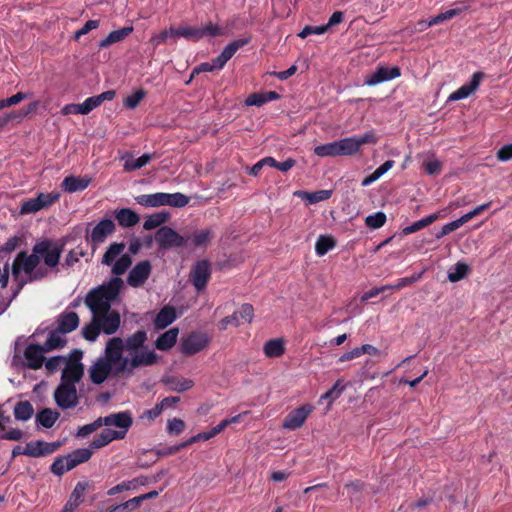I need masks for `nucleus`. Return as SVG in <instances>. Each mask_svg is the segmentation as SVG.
<instances>
[{
  "label": "nucleus",
  "mask_w": 512,
  "mask_h": 512,
  "mask_svg": "<svg viewBox=\"0 0 512 512\" xmlns=\"http://www.w3.org/2000/svg\"><path fill=\"white\" fill-rule=\"evenodd\" d=\"M64 247L63 239L55 241L42 238L35 242L31 253L20 251L11 266V274L14 281L18 283V291L28 282L46 278L50 271L57 272Z\"/></svg>",
  "instance_id": "1"
},
{
  "label": "nucleus",
  "mask_w": 512,
  "mask_h": 512,
  "mask_svg": "<svg viewBox=\"0 0 512 512\" xmlns=\"http://www.w3.org/2000/svg\"><path fill=\"white\" fill-rule=\"evenodd\" d=\"M122 287L123 280L113 277L107 283L89 291L85 298V304L94 315L101 332L107 335L114 334L120 327V314L111 310V303L117 299Z\"/></svg>",
  "instance_id": "2"
},
{
  "label": "nucleus",
  "mask_w": 512,
  "mask_h": 512,
  "mask_svg": "<svg viewBox=\"0 0 512 512\" xmlns=\"http://www.w3.org/2000/svg\"><path fill=\"white\" fill-rule=\"evenodd\" d=\"M147 339V332L144 329H139L123 339L125 351L129 352L132 356L129 361V370L151 366L157 362L158 355L153 350H148L145 346Z\"/></svg>",
  "instance_id": "3"
},
{
  "label": "nucleus",
  "mask_w": 512,
  "mask_h": 512,
  "mask_svg": "<svg viewBox=\"0 0 512 512\" xmlns=\"http://www.w3.org/2000/svg\"><path fill=\"white\" fill-rule=\"evenodd\" d=\"M378 137L373 130H370L358 137H347L336 140V149L338 156H353L357 154L365 144H376Z\"/></svg>",
  "instance_id": "4"
},
{
  "label": "nucleus",
  "mask_w": 512,
  "mask_h": 512,
  "mask_svg": "<svg viewBox=\"0 0 512 512\" xmlns=\"http://www.w3.org/2000/svg\"><path fill=\"white\" fill-rule=\"evenodd\" d=\"M125 350L124 341L120 337H113L109 339L105 349V357L102 358L111 366L119 364L116 369L117 373L125 371L129 366V359L122 357V352Z\"/></svg>",
  "instance_id": "5"
},
{
  "label": "nucleus",
  "mask_w": 512,
  "mask_h": 512,
  "mask_svg": "<svg viewBox=\"0 0 512 512\" xmlns=\"http://www.w3.org/2000/svg\"><path fill=\"white\" fill-rule=\"evenodd\" d=\"M155 241L160 249L181 248L189 244V237L182 236L168 226H161L155 233Z\"/></svg>",
  "instance_id": "6"
},
{
  "label": "nucleus",
  "mask_w": 512,
  "mask_h": 512,
  "mask_svg": "<svg viewBox=\"0 0 512 512\" xmlns=\"http://www.w3.org/2000/svg\"><path fill=\"white\" fill-rule=\"evenodd\" d=\"M54 400L61 409L76 407L79 403L76 386L60 383L54 391Z\"/></svg>",
  "instance_id": "7"
},
{
  "label": "nucleus",
  "mask_w": 512,
  "mask_h": 512,
  "mask_svg": "<svg viewBox=\"0 0 512 512\" xmlns=\"http://www.w3.org/2000/svg\"><path fill=\"white\" fill-rule=\"evenodd\" d=\"M75 359L67 360L66 366L62 371L61 382L75 385L84 375V366L79 361L82 357V351L74 350Z\"/></svg>",
  "instance_id": "8"
},
{
  "label": "nucleus",
  "mask_w": 512,
  "mask_h": 512,
  "mask_svg": "<svg viewBox=\"0 0 512 512\" xmlns=\"http://www.w3.org/2000/svg\"><path fill=\"white\" fill-rule=\"evenodd\" d=\"M105 426H115L118 430L120 440L124 439L133 425V417L130 411H121L117 413H111L105 417H102Z\"/></svg>",
  "instance_id": "9"
},
{
  "label": "nucleus",
  "mask_w": 512,
  "mask_h": 512,
  "mask_svg": "<svg viewBox=\"0 0 512 512\" xmlns=\"http://www.w3.org/2000/svg\"><path fill=\"white\" fill-rule=\"evenodd\" d=\"M211 276V265L207 260L197 261L190 272V281L197 291H202Z\"/></svg>",
  "instance_id": "10"
},
{
  "label": "nucleus",
  "mask_w": 512,
  "mask_h": 512,
  "mask_svg": "<svg viewBox=\"0 0 512 512\" xmlns=\"http://www.w3.org/2000/svg\"><path fill=\"white\" fill-rule=\"evenodd\" d=\"M208 345V339L204 334L191 333L181 339L180 350L182 354L191 356L204 350Z\"/></svg>",
  "instance_id": "11"
},
{
  "label": "nucleus",
  "mask_w": 512,
  "mask_h": 512,
  "mask_svg": "<svg viewBox=\"0 0 512 512\" xmlns=\"http://www.w3.org/2000/svg\"><path fill=\"white\" fill-rule=\"evenodd\" d=\"M60 445L59 442L32 441L26 444L23 455L34 458L47 456L57 451Z\"/></svg>",
  "instance_id": "12"
},
{
  "label": "nucleus",
  "mask_w": 512,
  "mask_h": 512,
  "mask_svg": "<svg viewBox=\"0 0 512 512\" xmlns=\"http://www.w3.org/2000/svg\"><path fill=\"white\" fill-rule=\"evenodd\" d=\"M401 70L398 66H378L376 70L365 78L364 83L368 86H375L382 82H386L400 77Z\"/></svg>",
  "instance_id": "13"
},
{
  "label": "nucleus",
  "mask_w": 512,
  "mask_h": 512,
  "mask_svg": "<svg viewBox=\"0 0 512 512\" xmlns=\"http://www.w3.org/2000/svg\"><path fill=\"white\" fill-rule=\"evenodd\" d=\"M152 266L150 261L143 260L137 263L129 272L127 283L131 287L137 288L142 286L151 274Z\"/></svg>",
  "instance_id": "14"
},
{
  "label": "nucleus",
  "mask_w": 512,
  "mask_h": 512,
  "mask_svg": "<svg viewBox=\"0 0 512 512\" xmlns=\"http://www.w3.org/2000/svg\"><path fill=\"white\" fill-rule=\"evenodd\" d=\"M313 411V406L310 404L302 405L292 410L283 421V428L289 430H296L300 428L306 421L309 414Z\"/></svg>",
  "instance_id": "15"
},
{
  "label": "nucleus",
  "mask_w": 512,
  "mask_h": 512,
  "mask_svg": "<svg viewBox=\"0 0 512 512\" xmlns=\"http://www.w3.org/2000/svg\"><path fill=\"white\" fill-rule=\"evenodd\" d=\"M486 77L485 73L478 71L473 73L471 80L468 83H465L456 91L450 94V101H458L461 99H465L473 94L479 87L481 81Z\"/></svg>",
  "instance_id": "16"
},
{
  "label": "nucleus",
  "mask_w": 512,
  "mask_h": 512,
  "mask_svg": "<svg viewBox=\"0 0 512 512\" xmlns=\"http://www.w3.org/2000/svg\"><path fill=\"white\" fill-rule=\"evenodd\" d=\"M44 353L47 352L42 345L29 344L24 351L27 367L33 370L41 368L45 360Z\"/></svg>",
  "instance_id": "17"
},
{
  "label": "nucleus",
  "mask_w": 512,
  "mask_h": 512,
  "mask_svg": "<svg viewBox=\"0 0 512 512\" xmlns=\"http://www.w3.org/2000/svg\"><path fill=\"white\" fill-rule=\"evenodd\" d=\"M115 231V224L111 219L101 220L91 231L89 239L93 244L103 243Z\"/></svg>",
  "instance_id": "18"
},
{
  "label": "nucleus",
  "mask_w": 512,
  "mask_h": 512,
  "mask_svg": "<svg viewBox=\"0 0 512 512\" xmlns=\"http://www.w3.org/2000/svg\"><path fill=\"white\" fill-rule=\"evenodd\" d=\"M115 95L116 92L114 90H108L99 95L88 97L83 103H79L81 114H89L92 110L99 107L103 102L113 100Z\"/></svg>",
  "instance_id": "19"
},
{
  "label": "nucleus",
  "mask_w": 512,
  "mask_h": 512,
  "mask_svg": "<svg viewBox=\"0 0 512 512\" xmlns=\"http://www.w3.org/2000/svg\"><path fill=\"white\" fill-rule=\"evenodd\" d=\"M112 367L108 362L99 358L89 369V376L94 384L103 383L109 376Z\"/></svg>",
  "instance_id": "20"
},
{
  "label": "nucleus",
  "mask_w": 512,
  "mask_h": 512,
  "mask_svg": "<svg viewBox=\"0 0 512 512\" xmlns=\"http://www.w3.org/2000/svg\"><path fill=\"white\" fill-rule=\"evenodd\" d=\"M250 42V38H242L231 41L222 52L217 56V66H225L226 63L235 55V53L247 45Z\"/></svg>",
  "instance_id": "21"
},
{
  "label": "nucleus",
  "mask_w": 512,
  "mask_h": 512,
  "mask_svg": "<svg viewBox=\"0 0 512 512\" xmlns=\"http://www.w3.org/2000/svg\"><path fill=\"white\" fill-rule=\"evenodd\" d=\"M79 316L76 312H64V313H61L59 316H58V319H57V323H58V327L57 329L62 333V334H67V333H70L72 331H74L78 325H79Z\"/></svg>",
  "instance_id": "22"
},
{
  "label": "nucleus",
  "mask_w": 512,
  "mask_h": 512,
  "mask_svg": "<svg viewBox=\"0 0 512 512\" xmlns=\"http://www.w3.org/2000/svg\"><path fill=\"white\" fill-rule=\"evenodd\" d=\"M91 182V178L88 176L76 177L67 176L62 181L61 187L64 191L74 193L85 190Z\"/></svg>",
  "instance_id": "23"
},
{
  "label": "nucleus",
  "mask_w": 512,
  "mask_h": 512,
  "mask_svg": "<svg viewBox=\"0 0 512 512\" xmlns=\"http://www.w3.org/2000/svg\"><path fill=\"white\" fill-rule=\"evenodd\" d=\"M88 487L87 482H78L72 491L69 500L65 504L62 512H74L82 503L83 495Z\"/></svg>",
  "instance_id": "24"
},
{
  "label": "nucleus",
  "mask_w": 512,
  "mask_h": 512,
  "mask_svg": "<svg viewBox=\"0 0 512 512\" xmlns=\"http://www.w3.org/2000/svg\"><path fill=\"white\" fill-rule=\"evenodd\" d=\"M176 319V310L173 306H164L156 315L154 319V326L156 329H165L172 324Z\"/></svg>",
  "instance_id": "25"
},
{
  "label": "nucleus",
  "mask_w": 512,
  "mask_h": 512,
  "mask_svg": "<svg viewBox=\"0 0 512 512\" xmlns=\"http://www.w3.org/2000/svg\"><path fill=\"white\" fill-rule=\"evenodd\" d=\"M120 434L110 428L103 429L90 443V448L101 449L114 440H120Z\"/></svg>",
  "instance_id": "26"
},
{
  "label": "nucleus",
  "mask_w": 512,
  "mask_h": 512,
  "mask_svg": "<svg viewBox=\"0 0 512 512\" xmlns=\"http://www.w3.org/2000/svg\"><path fill=\"white\" fill-rule=\"evenodd\" d=\"M178 334L179 329L175 327L161 334L155 341L156 349L160 351L171 349L177 342Z\"/></svg>",
  "instance_id": "27"
},
{
  "label": "nucleus",
  "mask_w": 512,
  "mask_h": 512,
  "mask_svg": "<svg viewBox=\"0 0 512 512\" xmlns=\"http://www.w3.org/2000/svg\"><path fill=\"white\" fill-rule=\"evenodd\" d=\"M189 237V243L195 248L206 247L211 240L214 238V232L210 228L198 230L191 235H187Z\"/></svg>",
  "instance_id": "28"
},
{
  "label": "nucleus",
  "mask_w": 512,
  "mask_h": 512,
  "mask_svg": "<svg viewBox=\"0 0 512 512\" xmlns=\"http://www.w3.org/2000/svg\"><path fill=\"white\" fill-rule=\"evenodd\" d=\"M469 4L467 2H461L459 4V6L455 7V8H452V9H449L445 12H442L434 17H432L429 21H428V24L427 25H437L439 23H442L446 20H450L452 18H454L455 16H458L460 15L462 12L466 11L469 9Z\"/></svg>",
  "instance_id": "29"
},
{
  "label": "nucleus",
  "mask_w": 512,
  "mask_h": 512,
  "mask_svg": "<svg viewBox=\"0 0 512 512\" xmlns=\"http://www.w3.org/2000/svg\"><path fill=\"white\" fill-rule=\"evenodd\" d=\"M115 217L118 221V224L124 228L133 227L140 220L139 215L130 208H122L117 210Z\"/></svg>",
  "instance_id": "30"
},
{
  "label": "nucleus",
  "mask_w": 512,
  "mask_h": 512,
  "mask_svg": "<svg viewBox=\"0 0 512 512\" xmlns=\"http://www.w3.org/2000/svg\"><path fill=\"white\" fill-rule=\"evenodd\" d=\"M133 32V26H126L118 30H114L108 34L107 37L102 39L99 42L100 48H106L111 44L120 42L124 40L127 36H129Z\"/></svg>",
  "instance_id": "31"
},
{
  "label": "nucleus",
  "mask_w": 512,
  "mask_h": 512,
  "mask_svg": "<svg viewBox=\"0 0 512 512\" xmlns=\"http://www.w3.org/2000/svg\"><path fill=\"white\" fill-rule=\"evenodd\" d=\"M230 316L235 317L233 318V326L238 327L244 323H250L252 321L254 308L251 304L245 303Z\"/></svg>",
  "instance_id": "32"
},
{
  "label": "nucleus",
  "mask_w": 512,
  "mask_h": 512,
  "mask_svg": "<svg viewBox=\"0 0 512 512\" xmlns=\"http://www.w3.org/2000/svg\"><path fill=\"white\" fill-rule=\"evenodd\" d=\"M60 413L50 408H44L36 414V423L44 428H51L59 419Z\"/></svg>",
  "instance_id": "33"
},
{
  "label": "nucleus",
  "mask_w": 512,
  "mask_h": 512,
  "mask_svg": "<svg viewBox=\"0 0 512 512\" xmlns=\"http://www.w3.org/2000/svg\"><path fill=\"white\" fill-rule=\"evenodd\" d=\"M136 202L145 207L165 206V193L142 194L135 198Z\"/></svg>",
  "instance_id": "34"
},
{
  "label": "nucleus",
  "mask_w": 512,
  "mask_h": 512,
  "mask_svg": "<svg viewBox=\"0 0 512 512\" xmlns=\"http://www.w3.org/2000/svg\"><path fill=\"white\" fill-rule=\"evenodd\" d=\"M163 382L169 386L171 390L176 392H184L194 386V381L188 378L170 376L163 379Z\"/></svg>",
  "instance_id": "35"
},
{
  "label": "nucleus",
  "mask_w": 512,
  "mask_h": 512,
  "mask_svg": "<svg viewBox=\"0 0 512 512\" xmlns=\"http://www.w3.org/2000/svg\"><path fill=\"white\" fill-rule=\"evenodd\" d=\"M264 354L269 358H278L285 352L284 341L282 339L268 340L263 347Z\"/></svg>",
  "instance_id": "36"
},
{
  "label": "nucleus",
  "mask_w": 512,
  "mask_h": 512,
  "mask_svg": "<svg viewBox=\"0 0 512 512\" xmlns=\"http://www.w3.org/2000/svg\"><path fill=\"white\" fill-rule=\"evenodd\" d=\"M439 218H440L439 213H434V214L428 215L427 217L422 218V219L412 223L411 225L403 228L402 233L404 235H409V234L415 233V232L433 224Z\"/></svg>",
  "instance_id": "37"
},
{
  "label": "nucleus",
  "mask_w": 512,
  "mask_h": 512,
  "mask_svg": "<svg viewBox=\"0 0 512 512\" xmlns=\"http://www.w3.org/2000/svg\"><path fill=\"white\" fill-rule=\"evenodd\" d=\"M61 332L55 329L49 333V336L45 343L42 345L46 352L53 351L55 349H61L66 345V339L61 336Z\"/></svg>",
  "instance_id": "38"
},
{
  "label": "nucleus",
  "mask_w": 512,
  "mask_h": 512,
  "mask_svg": "<svg viewBox=\"0 0 512 512\" xmlns=\"http://www.w3.org/2000/svg\"><path fill=\"white\" fill-rule=\"evenodd\" d=\"M125 249L124 243H112L107 250L105 251L101 263L103 265L110 266L113 264L117 257L121 256L122 252Z\"/></svg>",
  "instance_id": "39"
},
{
  "label": "nucleus",
  "mask_w": 512,
  "mask_h": 512,
  "mask_svg": "<svg viewBox=\"0 0 512 512\" xmlns=\"http://www.w3.org/2000/svg\"><path fill=\"white\" fill-rule=\"evenodd\" d=\"M34 413V408L32 404L25 400L19 401L14 407V416L19 421H27L29 420Z\"/></svg>",
  "instance_id": "40"
},
{
  "label": "nucleus",
  "mask_w": 512,
  "mask_h": 512,
  "mask_svg": "<svg viewBox=\"0 0 512 512\" xmlns=\"http://www.w3.org/2000/svg\"><path fill=\"white\" fill-rule=\"evenodd\" d=\"M335 246L336 241L332 236L320 235L315 244V251L318 256H324Z\"/></svg>",
  "instance_id": "41"
},
{
  "label": "nucleus",
  "mask_w": 512,
  "mask_h": 512,
  "mask_svg": "<svg viewBox=\"0 0 512 512\" xmlns=\"http://www.w3.org/2000/svg\"><path fill=\"white\" fill-rule=\"evenodd\" d=\"M179 37H183L193 42L201 40L199 28L192 26H180L175 28V39Z\"/></svg>",
  "instance_id": "42"
},
{
  "label": "nucleus",
  "mask_w": 512,
  "mask_h": 512,
  "mask_svg": "<svg viewBox=\"0 0 512 512\" xmlns=\"http://www.w3.org/2000/svg\"><path fill=\"white\" fill-rule=\"evenodd\" d=\"M132 265V258L129 254L121 255L118 260H116L112 266L111 272L114 275H122L124 274L129 267Z\"/></svg>",
  "instance_id": "43"
},
{
  "label": "nucleus",
  "mask_w": 512,
  "mask_h": 512,
  "mask_svg": "<svg viewBox=\"0 0 512 512\" xmlns=\"http://www.w3.org/2000/svg\"><path fill=\"white\" fill-rule=\"evenodd\" d=\"M165 205L181 208L186 206L189 203V197L180 193H165Z\"/></svg>",
  "instance_id": "44"
},
{
  "label": "nucleus",
  "mask_w": 512,
  "mask_h": 512,
  "mask_svg": "<svg viewBox=\"0 0 512 512\" xmlns=\"http://www.w3.org/2000/svg\"><path fill=\"white\" fill-rule=\"evenodd\" d=\"M303 199L310 204L328 200L332 196V190H318L314 192H301Z\"/></svg>",
  "instance_id": "45"
},
{
  "label": "nucleus",
  "mask_w": 512,
  "mask_h": 512,
  "mask_svg": "<svg viewBox=\"0 0 512 512\" xmlns=\"http://www.w3.org/2000/svg\"><path fill=\"white\" fill-rule=\"evenodd\" d=\"M167 218L168 214L166 213H154L149 215L143 223V228L145 230L155 229L165 223Z\"/></svg>",
  "instance_id": "46"
},
{
  "label": "nucleus",
  "mask_w": 512,
  "mask_h": 512,
  "mask_svg": "<svg viewBox=\"0 0 512 512\" xmlns=\"http://www.w3.org/2000/svg\"><path fill=\"white\" fill-rule=\"evenodd\" d=\"M198 28L200 31L201 39L205 37L223 36L225 34V30L223 28L212 22H208L204 26Z\"/></svg>",
  "instance_id": "47"
},
{
  "label": "nucleus",
  "mask_w": 512,
  "mask_h": 512,
  "mask_svg": "<svg viewBox=\"0 0 512 512\" xmlns=\"http://www.w3.org/2000/svg\"><path fill=\"white\" fill-rule=\"evenodd\" d=\"M100 332V327L98 323L95 321L94 316L92 317V321L89 324L85 325L82 329L83 337L91 342L95 341L98 338Z\"/></svg>",
  "instance_id": "48"
},
{
  "label": "nucleus",
  "mask_w": 512,
  "mask_h": 512,
  "mask_svg": "<svg viewBox=\"0 0 512 512\" xmlns=\"http://www.w3.org/2000/svg\"><path fill=\"white\" fill-rule=\"evenodd\" d=\"M152 159L151 154H143L137 159L127 160L124 165L126 171H135L147 165Z\"/></svg>",
  "instance_id": "49"
},
{
  "label": "nucleus",
  "mask_w": 512,
  "mask_h": 512,
  "mask_svg": "<svg viewBox=\"0 0 512 512\" xmlns=\"http://www.w3.org/2000/svg\"><path fill=\"white\" fill-rule=\"evenodd\" d=\"M469 272V266L463 262H458L455 264L454 270L449 272L448 279L450 282H458L466 277Z\"/></svg>",
  "instance_id": "50"
},
{
  "label": "nucleus",
  "mask_w": 512,
  "mask_h": 512,
  "mask_svg": "<svg viewBox=\"0 0 512 512\" xmlns=\"http://www.w3.org/2000/svg\"><path fill=\"white\" fill-rule=\"evenodd\" d=\"M345 390V385L341 383V380H337L336 383L326 393L321 396V399L327 400L329 404L335 401Z\"/></svg>",
  "instance_id": "51"
},
{
  "label": "nucleus",
  "mask_w": 512,
  "mask_h": 512,
  "mask_svg": "<svg viewBox=\"0 0 512 512\" xmlns=\"http://www.w3.org/2000/svg\"><path fill=\"white\" fill-rule=\"evenodd\" d=\"M314 154L319 157L338 156L335 141L316 146L314 148Z\"/></svg>",
  "instance_id": "52"
},
{
  "label": "nucleus",
  "mask_w": 512,
  "mask_h": 512,
  "mask_svg": "<svg viewBox=\"0 0 512 512\" xmlns=\"http://www.w3.org/2000/svg\"><path fill=\"white\" fill-rule=\"evenodd\" d=\"M169 38L175 39V28L170 27L168 30H163L159 34L153 35L150 39V43L154 48L167 42Z\"/></svg>",
  "instance_id": "53"
},
{
  "label": "nucleus",
  "mask_w": 512,
  "mask_h": 512,
  "mask_svg": "<svg viewBox=\"0 0 512 512\" xmlns=\"http://www.w3.org/2000/svg\"><path fill=\"white\" fill-rule=\"evenodd\" d=\"M103 425V419L102 417H99L94 422L79 427L77 437L85 438L98 430Z\"/></svg>",
  "instance_id": "54"
},
{
  "label": "nucleus",
  "mask_w": 512,
  "mask_h": 512,
  "mask_svg": "<svg viewBox=\"0 0 512 512\" xmlns=\"http://www.w3.org/2000/svg\"><path fill=\"white\" fill-rule=\"evenodd\" d=\"M386 214L384 212H376L366 217L365 224L369 228L378 229L382 227L386 222Z\"/></svg>",
  "instance_id": "55"
},
{
  "label": "nucleus",
  "mask_w": 512,
  "mask_h": 512,
  "mask_svg": "<svg viewBox=\"0 0 512 512\" xmlns=\"http://www.w3.org/2000/svg\"><path fill=\"white\" fill-rule=\"evenodd\" d=\"M240 417H241V415L239 414L234 417L222 420L218 425L213 427L210 431L206 432L208 435V438L211 439V438L215 437L216 435L221 433L230 424L238 422Z\"/></svg>",
  "instance_id": "56"
},
{
  "label": "nucleus",
  "mask_w": 512,
  "mask_h": 512,
  "mask_svg": "<svg viewBox=\"0 0 512 512\" xmlns=\"http://www.w3.org/2000/svg\"><path fill=\"white\" fill-rule=\"evenodd\" d=\"M146 92L143 89H139L129 95L124 100L125 107L129 109H135L139 103L144 99Z\"/></svg>",
  "instance_id": "57"
},
{
  "label": "nucleus",
  "mask_w": 512,
  "mask_h": 512,
  "mask_svg": "<svg viewBox=\"0 0 512 512\" xmlns=\"http://www.w3.org/2000/svg\"><path fill=\"white\" fill-rule=\"evenodd\" d=\"M422 274L423 272H420L409 277L400 278L397 280L395 284H389L390 290H400L406 286H410L413 283L417 282L422 277Z\"/></svg>",
  "instance_id": "58"
},
{
  "label": "nucleus",
  "mask_w": 512,
  "mask_h": 512,
  "mask_svg": "<svg viewBox=\"0 0 512 512\" xmlns=\"http://www.w3.org/2000/svg\"><path fill=\"white\" fill-rule=\"evenodd\" d=\"M59 197V193H39L37 199L41 205V209H45L58 201Z\"/></svg>",
  "instance_id": "59"
},
{
  "label": "nucleus",
  "mask_w": 512,
  "mask_h": 512,
  "mask_svg": "<svg viewBox=\"0 0 512 512\" xmlns=\"http://www.w3.org/2000/svg\"><path fill=\"white\" fill-rule=\"evenodd\" d=\"M42 210L37 197L30 198L21 205V214H31Z\"/></svg>",
  "instance_id": "60"
},
{
  "label": "nucleus",
  "mask_w": 512,
  "mask_h": 512,
  "mask_svg": "<svg viewBox=\"0 0 512 512\" xmlns=\"http://www.w3.org/2000/svg\"><path fill=\"white\" fill-rule=\"evenodd\" d=\"M185 429V423L182 419L174 418L167 423V432L172 435H179Z\"/></svg>",
  "instance_id": "61"
},
{
  "label": "nucleus",
  "mask_w": 512,
  "mask_h": 512,
  "mask_svg": "<svg viewBox=\"0 0 512 512\" xmlns=\"http://www.w3.org/2000/svg\"><path fill=\"white\" fill-rule=\"evenodd\" d=\"M423 167L428 175L435 176L440 174L442 170V163L437 159H433L424 162Z\"/></svg>",
  "instance_id": "62"
},
{
  "label": "nucleus",
  "mask_w": 512,
  "mask_h": 512,
  "mask_svg": "<svg viewBox=\"0 0 512 512\" xmlns=\"http://www.w3.org/2000/svg\"><path fill=\"white\" fill-rule=\"evenodd\" d=\"M64 362H67V359L65 357H63V356H54V357L49 358L45 362V367H46L48 372L54 373V372H56L60 368V366Z\"/></svg>",
  "instance_id": "63"
},
{
  "label": "nucleus",
  "mask_w": 512,
  "mask_h": 512,
  "mask_svg": "<svg viewBox=\"0 0 512 512\" xmlns=\"http://www.w3.org/2000/svg\"><path fill=\"white\" fill-rule=\"evenodd\" d=\"M70 454L74 459H76V461H78V463L80 465L82 463L87 462L91 458L92 451L88 448H81V449L74 450Z\"/></svg>",
  "instance_id": "64"
}]
</instances>
